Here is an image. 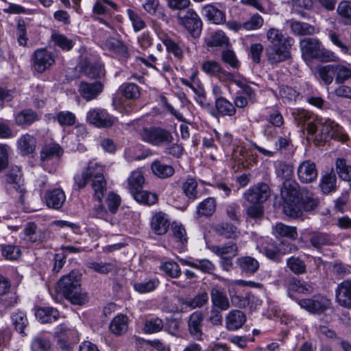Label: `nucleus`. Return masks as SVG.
I'll use <instances>...</instances> for the list:
<instances>
[{"instance_id":"nucleus-1","label":"nucleus","mask_w":351,"mask_h":351,"mask_svg":"<svg viewBox=\"0 0 351 351\" xmlns=\"http://www.w3.org/2000/svg\"><path fill=\"white\" fill-rule=\"evenodd\" d=\"M91 180V189L94 198L99 202L90 211V215L95 218L103 219L113 224L114 217L101 203L107 191V182L104 176V167L96 162L90 161L82 172L74 176L75 185L78 189H84Z\"/></svg>"},{"instance_id":"nucleus-2","label":"nucleus","mask_w":351,"mask_h":351,"mask_svg":"<svg viewBox=\"0 0 351 351\" xmlns=\"http://www.w3.org/2000/svg\"><path fill=\"white\" fill-rule=\"evenodd\" d=\"M81 275L71 271L64 276L58 282L57 290L73 304L82 305L87 301V295L82 291Z\"/></svg>"},{"instance_id":"nucleus-3","label":"nucleus","mask_w":351,"mask_h":351,"mask_svg":"<svg viewBox=\"0 0 351 351\" xmlns=\"http://www.w3.org/2000/svg\"><path fill=\"white\" fill-rule=\"evenodd\" d=\"M300 47L305 61L316 59L322 62H336L339 60V58L334 52L325 49L316 38L302 39L300 43Z\"/></svg>"},{"instance_id":"nucleus-4","label":"nucleus","mask_w":351,"mask_h":351,"mask_svg":"<svg viewBox=\"0 0 351 351\" xmlns=\"http://www.w3.org/2000/svg\"><path fill=\"white\" fill-rule=\"evenodd\" d=\"M306 130L311 138L317 143L327 141L330 138L341 141H344L347 138L341 127L330 119L320 123L319 125L314 123H309Z\"/></svg>"},{"instance_id":"nucleus-5","label":"nucleus","mask_w":351,"mask_h":351,"mask_svg":"<svg viewBox=\"0 0 351 351\" xmlns=\"http://www.w3.org/2000/svg\"><path fill=\"white\" fill-rule=\"evenodd\" d=\"M318 199L308 192L302 193L296 204L283 206L284 213L291 217L298 218L302 216L304 211H311L318 205Z\"/></svg>"},{"instance_id":"nucleus-6","label":"nucleus","mask_w":351,"mask_h":351,"mask_svg":"<svg viewBox=\"0 0 351 351\" xmlns=\"http://www.w3.org/2000/svg\"><path fill=\"white\" fill-rule=\"evenodd\" d=\"M140 136L141 140L144 142L157 147L169 145L173 140L170 131L156 126L143 128Z\"/></svg>"},{"instance_id":"nucleus-7","label":"nucleus","mask_w":351,"mask_h":351,"mask_svg":"<svg viewBox=\"0 0 351 351\" xmlns=\"http://www.w3.org/2000/svg\"><path fill=\"white\" fill-rule=\"evenodd\" d=\"M202 71L207 75L216 77L221 82H232L241 87V82L236 80L234 75L224 70L221 64L215 60H206L201 65Z\"/></svg>"},{"instance_id":"nucleus-8","label":"nucleus","mask_w":351,"mask_h":351,"mask_svg":"<svg viewBox=\"0 0 351 351\" xmlns=\"http://www.w3.org/2000/svg\"><path fill=\"white\" fill-rule=\"evenodd\" d=\"M298 304L302 308L313 314H322L331 307L330 300L321 295L300 300Z\"/></svg>"},{"instance_id":"nucleus-9","label":"nucleus","mask_w":351,"mask_h":351,"mask_svg":"<svg viewBox=\"0 0 351 351\" xmlns=\"http://www.w3.org/2000/svg\"><path fill=\"white\" fill-rule=\"evenodd\" d=\"M179 24L182 25L193 37H198L202 32V22L198 14L192 9H189L184 15H178Z\"/></svg>"},{"instance_id":"nucleus-10","label":"nucleus","mask_w":351,"mask_h":351,"mask_svg":"<svg viewBox=\"0 0 351 351\" xmlns=\"http://www.w3.org/2000/svg\"><path fill=\"white\" fill-rule=\"evenodd\" d=\"M115 119V117L104 108H90L86 113L87 121L98 128L111 127L114 123Z\"/></svg>"},{"instance_id":"nucleus-11","label":"nucleus","mask_w":351,"mask_h":351,"mask_svg":"<svg viewBox=\"0 0 351 351\" xmlns=\"http://www.w3.org/2000/svg\"><path fill=\"white\" fill-rule=\"evenodd\" d=\"M19 296L15 289L11 288L10 280L0 274V304L4 308L14 306L18 304Z\"/></svg>"},{"instance_id":"nucleus-12","label":"nucleus","mask_w":351,"mask_h":351,"mask_svg":"<svg viewBox=\"0 0 351 351\" xmlns=\"http://www.w3.org/2000/svg\"><path fill=\"white\" fill-rule=\"evenodd\" d=\"M33 60L34 69L42 73L54 64L55 55L46 48H41L34 51Z\"/></svg>"},{"instance_id":"nucleus-13","label":"nucleus","mask_w":351,"mask_h":351,"mask_svg":"<svg viewBox=\"0 0 351 351\" xmlns=\"http://www.w3.org/2000/svg\"><path fill=\"white\" fill-rule=\"evenodd\" d=\"M63 154V149L57 143H49L43 147L40 153L41 165L46 168L56 165Z\"/></svg>"},{"instance_id":"nucleus-14","label":"nucleus","mask_w":351,"mask_h":351,"mask_svg":"<svg viewBox=\"0 0 351 351\" xmlns=\"http://www.w3.org/2000/svg\"><path fill=\"white\" fill-rule=\"evenodd\" d=\"M297 172L300 181L305 184L315 181L318 175L315 163L309 160L302 162L298 167Z\"/></svg>"},{"instance_id":"nucleus-15","label":"nucleus","mask_w":351,"mask_h":351,"mask_svg":"<svg viewBox=\"0 0 351 351\" xmlns=\"http://www.w3.org/2000/svg\"><path fill=\"white\" fill-rule=\"evenodd\" d=\"M269 195V186L265 183H259L247 191L245 198L250 202L257 204L266 201Z\"/></svg>"},{"instance_id":"nucleus-16","label":"nucleus","mask_w":351,"mask_h":351,"mask_svg":"<svg viewBox=\"0 0 351 351\" xmlns=\"http://www.w3.org/2000/svg\"><path fill=\"white\" fill-rule=\"evenodd\" d=\"M289 45L269 46L266 49L268 60L271 64H278L291 57Z\"/></svg>"},{"instance_id":"nucleus-17","label":"nucleus","mask_w":351,"mask_h":351,"mask_svg":"<svg viewBox=\"0 0 351 351\" xmlns=\"http://www.w3.org/2000/svg\"><path fill=\"white\" fill-rule=\"evenodd\" d=\"M164 45L166 47L167 51L173 54V56L181 60L184 57V43L178 38H172L168 35H163L160 36Z\"/></svg>"},{"instance_id":"nucleus-18","label":"nucleus","mask_w":351,"mask_h":351,"mask_svg":"<svg viewBox=\"0 0 351 351\" xmlns=\"http://www.w3.org/2000/svg\"><path fill=\"white\" fill-rule=\"evenodd\" d=\"M266 38L267 41L271 44L270 46L282 45L292 46L294 43L293 38L286 36L282 30L274 27H270L267 30Z\"/></svg>"},{"instance_id":"nucleus-19","label":"nucleus","mask_w":351,"mask_h":351,"mask_svg":"<svg viewBox=\"0 0 351 351\" xmlns=\"http://www.w3.org/2000/svg\"><path fill=\"white\" fill-rule=\"evenodd\" d=\"M66 201V195L61 189L47 190L45 195L46 205L55 210H58L63 206Z\"/></svg>"},{"instance_id":"nucleus-20","label":"nucleus","mask_w":351,"mask_h":351,"mask_svg":"<svg viewBox=\"0 0 351 351\" xmlns=\"http://www.w3.org/2000/svg\"><path fill=\"white\" fill-rule=\"evenodd\" d=\"M203 313L201 311H195L189 317L188 321L189 332L191 337L197 340L202 339Z\"/></svg>"},{"instance_id":"nucleus-21","label":"nucleus","mask_w":351,"mask_h":351,"mask_svg":"<svg viewBox=\"0 0 351 351\" xmlns=\"http://www.w3.org/2000/svg\"><path fill=\"white\" fill-rule=\"evenodd\" d=\"M103 90V85L99 82L88 83L82 82L80 84L78 91L81 96L86 101H91L95 99Z\"/></svg>"},{"instance_id":"nucleus-22","label":"nucleus","mask_w":351,"mask_h":351,"mask_svg":"<svg viewBox=\"0 0 351 351\" xmlns=\"http://www.w3.org/2000/svg\"><path fill=\"white\" fill-rule=\"evenodd\" d=\"M336 300L342 306L351 307V280H344L335 290Z\"/></svg>"},{"instance_id":"nucleus-23","label":"nucleus","mask_w":351,"mask_h":351,"mask_svg":"<svg viewBox=\"0 0 351 351\" xmlns=\"http://www.w3.org/2000/svg\"><path fill=\"white\" fill-rule=\"evenodd\" d=\"M81 69L86 76L90 78H100L105 74L104 65L99 61L92 62L84 59L82 62Z\"/></svg>"},{"instance_id":"nucleus-24","label":"nucleus","mask_w":351,"mask_h":351,"mask_svg":"<svg viewBox=\"0 0 351 351\" xmlns=\"http://www.w3.org/2000/svg\"><path fill=\"white\" fill-rule=\"evenodd\" d=\"M300 194L297 183L289 181L285 182L281 190L282 197L285 199L284 206L289 204H296L298 199L299 200L300 198Z\"/></svg>"},{"instance_id":"nucleus-25","label":"nucleus","mask_w":351,"mask_h":351,"mask_svg":"<svg viewBox=\"0 0 351 351\" xmlns=\"http://www.w3.org/2000/svg\"><path fill=\"white\" fill-rule=\"evenodd\" d=\"M169 225L170 221L167 215L162 212H158L152 217L151 227L156 234H165L168 231Z\"/></svg>"},{"instance_id":"nucleus-26","label":"nucleus","mask_w":351,"mask_h":351,"mask_svg":"<svg viewBox=\"0 0 351 351\" xmlns=\"http://www.w3.org/2000/svg\"><path fill=\"white\" fill-rule=\"evenodd\" d=\"M23 234L25 241L36 244L43 243L46 237L45 232L38 229L34 223H29L24 228Z\"/></svg>"},{"instance_id":"nucleus-27","label":"nucleus","mask_w":351,"mask_h":351,"mask_svg":"<svg viewBox=\"0 0 351 351\" xmlns=\"http://www.w3.org/2000/svg\"><path fill=\"white\" fill-rule=\"evenodd\" d=\"M37 120H38V116L32 109H25L14 114L15 124L23 128L29 127Z\"/></svg>"},{"instance_id":"nucleus-28","label":"nucleus","mask_w":351,"mask_h":351,"mask_svg":"<svg viewBox=\"0 0 351 351\" xmlns=\"http://www.w3.org/2000/svg\"><path fill=\"white\" fill-rule=\"evenodd\" d=\"M128 316L123 314H118L110 322V331L115 336H121L125 334L128 330Z\"/></svg>"},{"instance_id":"nucleus-29","label":"nucleus","mask_w":351,"mask_h":351,"mask_svg":"<svg viewBox=\"0 0 351 351\" xmlns=\"http://www.w3.org/2000/svg\"><path fill=\"white\" fill-rule=\"evenodd\" d=\"M128 189L132 195L143 189L145 178L141 171H133L127 179Z\"/></svg>"},{"instance_id":"nucleus-30","label":"nucleus","mask_w":351,"mask_h":351,"mask_svg":"<svg viewBox=\"0 0 351 351\" xmlns=\"http://www.w3.org/2000/svg\"><path fill=\"white\" fill-rule=\"evenodd\" d=\"M16 147L19 153L23 156L31 154L36 148V141L32 135L25 134L16 141Z\"/></svg>"},{"instance_id":"nucleus-31","label":"nucleus","mask_w":351,"mask_h":351,"mask_svg":"<svg viewBox=\"0 0 351 351\" xmlns=\"http://www.w3.org/2000/svg\"><path fill=\"white\" fill-rule=\"evenodd\" d=\"M309 242L314 248L320 250L324 246L332 245L334 239L326 233L312 232L309 233Z\"/></svg>"},{"instance_id":"nucleus-32","label":"nucleus","mask_w":351,"mask_h":351,"mask_svg":"<svg viewBox=\"0 0 351 351\" xmlns=\"http://www.w3.org/2000/svg\"><path fill=\"white\" fill-rule=\"evenodd\" d=\"M36 319L43 324L56 322L59 316V311L53 307H40L35 312Z\"/></svg>"},{"instance_id":"nucleus-33","label":"nucleus","mask_w":351,"mask_h":351,"mask_svg":"<svg viewBox=\"0 0 351 351\" xmlns=\"http://www.w3.org/2000/svg\"><path fill=\"white\" fill-rule=\"evenodd\" d=\"M183 265L189 266L204 273H210L215 269L214 264L208 259H180Z\"/></svg>"},{"instance_id":"nucleus-34","label":"nucleus","mask_w":351,"mask_h":351,"mask_svg":"<svg viewBox=\"0 0 351 351\" xmlns=\"http://www.w3.org/2000/svg\"><path fill=\"white\" fill-rule=\"evenodd\" d=\"M151 169L156 176L162 179L170 178L175 173L172 166L162 163L158 160H155L152 163Z\"/></svg>"},{"instance_id":"nucleus-35","label":"nucleus","mask_w":351,"mask_h":351,"mask_svg":"<svg viewBox=\"0 0 351 351\" xmlns=\"http://www.w3.org/2000/svg\"><path fill=\"white\" fill-rule=\"evenodd\" d=\"M106 45L109 51L119 59L125 60L129 58L130 54L128 47L122 41L112 39L107 41Z\"/></svg>"},{"instance_id":"nucleus-36","label":"nucleus","mask_w":351,"mask_h":351,"mask_svg":"<svg viewBox=\"0 0 351 351\" xmlns=\"http://www.w3.org/2000/svg\"><path fill=\"white\" fill-rule=\"evenodd\" d=\"M286 285L289 289L300 293H311L313 291L311 285L295 277L288 278Z\"/></svg>"},{"instance_id":"nucleus-37","label":"nucleus","mask_w":351,"mask_h":351,"mask_svg":"<svg viewBox=\"0 0 351 351\" xmlns=\"http://www.w3.org/2000/svg\"><path fill=\"white\" fill-rule=\"evenodd\" d=\"M203 11L207 19L215 24H221L226 20L224 12L213 5H206Z\"/></svg>"},{"instance_id":"nucleus-38","label":"nucleus","mask_w":351,"mask_h":351,"mask_svg":"<svg viewBox=\"0 0 351 351\" xmlns=\"http://www.w3.org/2000/svg\"><path fill=\"white\" fill-rule=\"evenodd\" d=\"M11 319L15 330L23 337L27 336L25 330L29 323L26 314L23 311H18L12 313Z\"/></svg>"},{"instance_id":"nucleus-39","label":"nucleus","mask_w":351,"mask_h":351,"mask_svg":"<svg viewBox=\"0 0 351 351\" xmlns=\"http://www.w3.org/2000/svg\"><path fill=\"white\" fill-rule=\"evenodd\" d=\"M319 79L325 85H330L335 78L334 64L318 65L315 68Z\"/></svg>"},{"instance_id":"nucleus-40","label":"nucleus","mask_w":351,"mask_h":351,"mask_svg":"<svg viewBox=\"0 0 351 351\" xmlns=\"http://www.w3.org/2000/svg\"><path fill=\"white\" fill-rule=\"evenodd\" d=\"M214 232L219 236L226 239H234L237 236V228L231 223L222 222L213 227Z\"/></svg>"},{"instance_id":"nucleus-41","label":"nucleus","mask_w":351,"mask_h":351,"mask_svg":"<svg viewBox=\"0 0 351 351\" xmlns=\"http://www.w3.org/2000/svg\"><path fill=\"white\" fill-rule=\"evenodd\" d=\"M210 296L213 306L219 308L221 311H226L229 308V301L226 295L219 289L213 288Z\"/></svg>"},{"instance_id":"nucleus-42","label":"nucleus","mask_w":351,"mask_h":351,"mask_svg":"<svg viewBox=\"0 0 351 351\" xmlns=\"http://www.w3.org/2000/svg\"><path fill=\"white\" fill-rule=\"evenodd\" d=\"M319 187L324 194L335 191L337 188V178L332 171L324 174L319 182Z\"/></svg>"},{"instance_id":"nucleus-43","label":"nucleus","mask_w":351,"mask_h":351,"mask_svg":"<svg viewBox=\"0 0 351 351\" xmlns=\"http://www.w3.org/2000/svg\"><path fill=\"white\" fill-rule=\"evenodd\" d=\"M291 115L298 126L303 127L306 123L308 125L314 121L313 114L304 109L293 108L291 110Z\"/></svg>"},{"instance_id":"nucleus-44","label":"nucleus","mask_w":351,"mask_h":351,"mask_svg":"<svg viewBox=\"0 0 351 351\" xmlns=\"http://www.w3.org/2000/svg\"><path fill=\"white\" fill-rule=\"evenodd\" d=\"M290 27L292 33L298 36L312 35L315 33L314 26L298 21H290Z\"/></svg>"},{"instance_id":"nucleus-45","label":"nucleus","mask_w":351,"mask_h":351,"mask_svg":"<svg viewBox=\"0 0 351 351\" xmlns=\"http://www.w3.org/2000/svg\"><path fill=\"white\" fill-rule=\"evenodd\" d=\"M171 231L178 245L183 249L188 243L189 240L184 226L180 223L173 222L171 224Z\"/></svg>"},{"instance_id":"nucleus-46","label":"nucleus","mask_w":351,"mask_h":351,"mask_svg":"<svg viewBox=\"0 0 351 351\" xmlns=\"http://www.w3.org/2000/svg\"><path fill=\"white\" fill-rule=\"evenodd\" d=\"M51 40L56 47H58L63 51H69L71 50L75 45V42L68 38L65 35L59 32H53L51 36Z\"/></svg>"},{"instance_id":"nucleus-47","label":"nucleus","mask_w":351,"mask_h":351,"mask_svg":"<svg viewBox=\"0 0 351 351\" xmlns=\"http://www.w3.org/2000/svg\"><path fill=\"white\" fill-rule=\"evenodd\" d=\"M197 187V182L196 180L190 176L182 183V190L189 200L194 201L197 198L198 192Z\"/></svg>"},{"instance_id":"nucleus-48","label":"nucleus","mask_w":351,"mask_h":351,"mask_svg":"<svg viewBox=\"0 0 351 351\" xmlns=\"http://www.w3.org/2000/svg\"><path fill=\"white\" fill-rule=\"evenodd\" d=\"M215 108L217 113L221 116H232L236 112L233 104L224 97L216 98Z\"/></svg>"},{"instance_id":"nucleus-49","label":"nucleus","mask_w":351,"mask_h":351,"mask_svg":"<svg viewBox=\"0 0 351 351\" xmlns=\"http://www.w3.org/2000/svg\"><path fill=\"white\" fill-rule=\"evenodd\" d=\"M164 328V322L158 317L145 319L143 330L146 334H154L160 332Z\"/></svg>"},{"instance_id":"nucleus-50","label":"nucleus","mask_w":351,"mask_h":351,"mask_svg":"<svg viewBox=\"0 0 351 351\" xmlns=\"http://www.w3.org/2000/svg\"><path fill=\"white\" fill-rule=\"evenodd\" d=\"M121 221L130 231L134 232L140 226L139 215L132 210H127L124 213Z\"/></svg>"},{"instance_id":"nucleus-51","label":"nucleus","mask_w":351,"mask_h":351,"mask_svg":"<svg viewBox=\"0 0 351 351\" xmlns=\"http://www.w3.org/2000/svg\"><path fill=\"white\" fill-rule=\"evenodd\" d=\"M132 196L137 202L147 206L154 205L158 201V196L156 193L143 189Z\"/></svg>"},{"instance_id":"nucleus-52","label":"nucleus","mask_w":351,"mask_h":351,"mask_svg":"<svg viewBox=\"0 0 351 351\" xmlns=\"http://www.w3.org/2000/svg\"><path fill=\"white\" fill-rule=\"evenodd\" d=\"M226 328L228 330L234 331L241 328V313L239 310H232L226 317Z\"/></svg>"},{"instance_id":"nucleus-53","label":"nucleus","mask_w":351,"mask_h":351,"mask_svg":"<svg viewBox=\"0 0 351 351\" xmlns=\"http://www.w3.org/2000/svg\"><path fill=\"white\" fill-rule=\"evenodd\" d=\"M335 80L337 84H343L351 78V68L350 65L335 64Z\"/></svg>"},{"instance_id":"nucleus-54","label":"nucleus","mask_w":351,"mask_h":351,"mask_svg":"<svg viewBox=\"0 0 351 351\" xmlns=\"http://www.w3.org/2000/svg\"><path fill=\"white\" fill-rule=\"evenodd\" d=\"M126 13L135 32H138L146 27V23L138 12L129 8L126 10Z\"/></svg>"},{"instance_id":"nucleus-55","label":"nucleus","mask_w":351,"mask_h":351,"mask_svg":"<svg viewBox=\"0 0 351 351\" xmlns=\"http://www.w3.org/2000/svg\"><path fill=\"white\" fill-rule=\"evenodd\" d=\"M208 249L223 258L235 256L237 251L236 245L232 243L222 246L212 245Z\"/></svg>"},{"instance_id":"nucleus-56","label":"nucleus","mask_w":351,"mask_h":351,"mask_svg":"<svg viewBox=\"0 0 351 351\" xmlns=\"http://www.w3.org/2000/svg\"><path fill=\"white\" fill-rule=\"evenodd\" d=\"M158 285L159 281L156 278H150L141 282H134L133 287L136 291L140 293H145L155 290Z\"/></svg>"},{"instance_id":"nucleus-57","label":"nucleus","mask_w":351,"mask_h":351,"mask_svg":"<svg viewBox=\"0 0 351 351\" xmlns=\"http://www.w3.org/2000/svg\"><path fill=\"white\" fill-rule=\"evenodd\" d=\"M50 348V340L43 334H39L36 336L31 343L32 351H49Z\"/></svg>"},{"instance_id":"nucleus-58","label":"nucleus","mask_w":351,"mask_h":351,"mask_svg":"<svg viewBox=\"0 0 351 351\" xmlns=\"http://www.w3.org/2000/svg\"><path fill=\"white\" fill-rule=\"evenodd\" d=\"M287 267L295 274L300 275L306 272L304 262L299 257L291 256L287 260Z\"/></svg>"},{"instance_id":"nucleus-59","label":"nucleus","mask_w":351,"mask_h":351,"mask_svg":"<svg viewBox=\"0 0 351 351\" xmlns=\"http://www.w3.org/2000/svg\"><path fill=\"white\" fill-rule=\"evenodd\" d=\"M216 209V201L213 197H208L199 204L197 213L199 215L210 216Z\"/></svg>"},{"instance_id":"nucleus-60","label":"nucleus","mask_w":351,"mask_h":351,"mask_svg":"<svg viewBox=\"0 0 351 351\" xmlns=\"http://www.w3.org/2000/svg\"><path fill=\"white\" fill-rule=\"evenodd\" d=\"M1 251L2 256L8 261H16L21 254L20 247L12 244L2 245L1 246Z\"/></svg>"},{"instance_id":"nucleus-61","label":"nucleus","mask_w":351,"mask_h":351,"mask_svg":"<svg viewBox=\"0 0 351 351\" xmlns=\"http://www.w3.org/2000/svg\"><path fill=\"white\" fill-rule=\"evenodd\" d=\"M208 302V295L206 292L197 294L194 298L185 300L183 305L189 307L190 309L201 308Z\"/></svg>"},{"instance_id":"nucleus-62","label":"nucleus","mask_w":351,"mask_h":351,"mask_svg":"<svg viewBox=\"0 0 351 351\" xmlns=\"http://www.w3.org/2000/svg\"><path fill=\"white\" fill-rule=\"evenodd\" d=\"M121 94L127 99H136L140 97V88L134 83H125L120 88Z\"/></svg>"},{"instance_id":"nucleus-63","label":"nucleus","mask_w":351,"mask_h":351,"mask_svg":"<svg viewBox=\"0 0 351 351\" xmlns=\"http://www.w3.org/2000/svg\"><path fill=\"white\" fill-rule=\"evenodd\" d=\"M336 171L340 178L343 180L351 181V166L346 164L343 158H337L336 160Z\"/></svg>"},{"instance_id":"nucleus-64","label":"nucleus","mask_w":351,"mask_h":351,"mask_svg":"<svg viewBox=\"0 0 351 351\" xmlns=\"http://www.w3.org/2000/svg\"><path fill=\"white\" fill-rule=\"evenodd\" d=\"M161 271L173 278H177L181 275V269L179 265L175 261H167L161 263Z\"/></svg>"}]
</instances>
